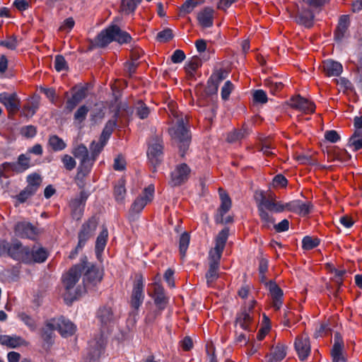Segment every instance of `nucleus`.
<instances>
[{
    "label": "nucleus",
    "instance_id": "nucleus-1",
    "mask_svg": "<svg viewBox=\"0 0 362 362\" xmlns=\"http://www.w3.org/2000/svg\"><path fill=\"white\" fill-rule=\"evenodd\" d=\"M228 237V230L227 228H224L220 231L216 238L215 247L209 251V269L205 275L206 284L209 286H211L218 278L220 259Z\"/></svg>",
    "mask_w": 362,
    "mask_h": 362
},
{
    "label": "nucleus",
    "instance_id": "nucleus-2",
    "mask_svg": "<svg viewBox=\"0 0 362 362\" xmlns=\"http://www.w3.org/2000/svg\"><path fill=\"white\" fill-rule=\"evenodd\" d=\"M173 117V126L169 129V132L173 139L180 143V148L185 150L189 145L190 135L185 127L186 117L182 113L171 110Z\"/></svg>",
    "mask_w": 362,
    "mask_h": 362
},
{
    "label": "nucleus",
    "instance_id": "nucleus-3",
    "mask_svg": "<svg viewBox=\"0 0 362 362\" xmlns=\"http://www.w3.org/2000/svg\"><path fill=\"white\" fill-rule=\"evenodd\" d=\"M130 40L131 36L127 32L122 30L117 25H111L98 34L95 44L99 47H104L112 41L122 44L129 42Z\"/></svg>",
    "mask_w": 362,
    "mask_h": 362
},
{
    "label": "nucleus",
    "instance_id": "nucleus-4",
    "mask_svg": "<svg viewBox=\"0 0 362 362\" xmlns=\"http://www.w3.org/2000/svg\"><path fill=\"white\" fill-rule=\"evenodd\" d=\"M86 263V257H83L79 264L71 267L63 277V284L67 291L72 289L81 276L84 272Z\"/></svg>",
    "mask_w": 362,
    "mask_h": 362
},
{
    "label": "nucleus",
    "instance_id": "nucleus-5",
    "mask_svg": "<svg viewBox=\"0 0 362 362\" xmlns=\"http://www.w3.org/2000/svg\"><path fill=\"white\" fill-rule=\"evenodd\" d=\"M97 228V222L95 219H90L82 226L78 233V243L76 249L71 252L70 258H74L77 255L78 250H81L86 241L92 236Z\"/></svg>",
    "mask_w": 362,
    "mask_h": 362
},
{
    "label": "nucleus",
    "instance_id": "nucleus-6",
    "mask_svg": "<svg viewBox=\"0 0 362 362\" xmlns=\"http://www.w3.org/2000/svg\"><path fill=\"white\" fill-rule=\"evenodd\" d=\"M28 247H23L21 243L18 241L13 242V243H8L3 241L0 243V255H8L12 258L23 262V258L25 252H28Z\"/></svg>",
    "mask_w": 362,
    "mask_h": 362
},
{
    "label": "nucleus",
    "instance_id": "nucleus-7",
    "mask_svg": "<svg viewBox=\"0 0 362 362\" xmlns=\"http://www.w3.org/2000/svg\"><path fill=\"white\" fill-rule=\"evenodd\" d=\"M47 327L49 330H57L64 337L74 334L76 331L74 325L63 317L51 320L47 323Z\"/></svg>",
    "mask_w": 362,
    "mask_h": 362
},
{
    "label": "nucleus",
    "instance_id": "nucleus-8",
    "mask_svg": "<svg viewBox=\"0 0 362 362\" xmlns=\"http://www.w3.org/2000/svg\"><path fill=\"white\" fill-rule=\"evenodd\" d=\"M14 231L18 237L30 240H35L41 233L39 228L25 221L16 223Z\"/></svg>",
    "mask_w": 362,
    "mask_h": 362
},
{
    "label": "nucleus",
    "instance_id": "nucleus-9",
    "mask_svg": "<svg viewBox=\"0 0 362 362\" xmlns=\"http://www.w3.org/2000/svg\"><path fill=\"white\" fill-rule=\"evenodd\" d=\"M86 267L83 276V284L87 288H91L99 284L103 279V271L94 265H90L86 259Z\"/></svg>",
    "mask_w": 362,
    "mask_h": 362
},
{
    "label": "nucleus",
    "instance_id": "nucleus-10",
    "mask_svg": "<svg viewBox=\"0 0 362 362\" xmlns=\"http://www.w3.org/2000/svg\"><path fill=\"white\" fill-rule=\"evenodd\" d=\"M153 194L154 187L153 185H150L146 187L142 194L133 202L130 209V213L132 214L140 213L146 204L151 202L153 197Z\"/></svg>",
    "mask_w": 362,
    "mask_h": 362
},
{
    "label": "nucleus",
    "instance_id": "nucleus-11",
    "mask_svg": "<svg viewBox=\"0 0 362 362\" xmlns=\"http://www.w3.org/2000/svg\"><path fill=\"white\" fill-rule=\"evenodd\" d=\"M144 298V282L141 277H139L134 282L133 290L130 299V305L134 309H139Z\"/></svg>",
    "mask_w": 362,
    "mask_h": 362
},
{
    "label": "nucleus",
    "instance_id": "nucleus-12",
    "mask_svg": "<svg viewBox=\"0 0 362 362\" xmlns=\"http://www.w3.org/2000/svg\"><path fill=\"white\" fill-rule=\"evenodd\" d=\"M189 168L185 163L178 165L171 173L170 184L179 186L185 182L190 174Z\"/></svg>",
    "mask_w": 362,
    "mask_h": 362
},
{
    "label": "nucleus",
    "instance_id": "nucleus-13",
    "mask_svg": "<svg viewBox=\"0 0 362 362\" xmlns=\"http://www.w3.org/2000/svg\"><path fill=\"white\" fill-rule=\"evenodd\" d=\"M260 195L261 199L258 202V208L261 207L264 210L267 209L276 213L287 210V203L284 204L281 202H276L273 197L267 198L262 193Z\"/></svg>",
    "mask_w": 362,
    "mask_h": 362
},
{
    "label": "nucleus",
    "instance_id": "nucleus-14",
    "mask_svg": "<svg viewBox=\"0 0 362 362\" xmlns=\"http://www.w3.org/2000/svg\"><path fill=\"white\" fill-rule=\"evenodd\" d=\"M25 252L24 255L21 257L23 258V262L25 263H40L45 262L47 258V251L42 247H33L31 250L28 248V252Z\"/></svg>",
    "mask_w": 362,
    "mask_h": 362
},
{
    "label": "nucleus",
    "instance_id": "nucleus-15",
    "mask_svg": "<svg viewBox=\"0 0 362 362\" xmlns=\"http://www.w3.org/2000/svg\"><path fill=\"white\" fill-rule=\"evenodd\" d=\"M289 105L291 107L301 111L305 114H311L315 112V104L300 95H296L291 98Z\"/></svg>",
    "mask_w": 362,
    "mask_h": 362
},
{
    "label": "nucleus",
    "instance_id": "nucleus-16",
    "mask_svg": "<svg viewBox=\"0 0 362 362\" xmlns=\"http://www.w3.org/2000/svg\"><path fill=\"white\" fill-rule=\"evenodd\" d=\"M295 349L301 361H304L308 358L310 353V344L308 334H303L296 337L295 341Z\"/></svg>",
    "mask_w": 362,
    "mask_h": 362
},
{
    "label": "nucleus",
    "instance_id": "nucleus-17",
    "mask_svg": "<svg viewBox=\"0 0 362 362\" xmlns=\"http://www.w3.org/2000/svg\"><path fill=\"white\" fill-rule=\"evenodd\" d=\"M332 362H346L344 354V341L339 334L334 336V343L331 349Z\"/></svg>",
    "mask_w": 362,
    "mask_h": 362
},
{
    "label": "nucleus",
    "instance_id": "nucleus-18",
    "mask_svg": "<svg viewBox=\"0 0 362 362\" xmlns=\"http://www.w3.org/2000/svg\"><path fill=\"white\" fill-rule=\"evenodd\" d=\"M214 10L211 7H205L197 14L199 26L202 28H211L214 24Z\"/></svg>",
    "mask_w": 362,
    "mask_h": 362
},
{
    "label": "nucleus",
    "instance_id": "nucleus-19",
    "mask_svg": "<svg viewBox=\"0 0 362 362\" xmlns=\"http://www.w3.org/2000/svg\"><path fill=\"white\" fill-rule=\"evenodd\" d=\"M0 103L5 105L9 113H15L20 108V100L16 93H1Z\"/></svg>",
    "mask_w": 362,
    "mask_h": 362
},
{
    "label": "nucleus",
    "instance_id": "nucleus-20",
    "mask_svg": "<svg viewBox=\"0 0 362 362\" xmlns=\"http://www.w3.org/2000/svg\"><path fill=\"white\" fill-rule=\"evenodd\" d=\"M0 344L11 349L25 346L28 344L25 339L19 336L5 334H0Z\"/></svg>",
    "mask_w": 362,
    "mask_h": 362
},
{
    "label": "nucleus",
    "instance_id": "nucleus-21",
    "mask_svg": "<svg viewBox=\"0 0 362 362\" xmlns=\"http://www.w3.org/2000/svg\"><path fill=\"white\" fill-rule=\"evenodd\" d=\"M74 93L71 98L66 101V108L69 111L73 110L76 106L86 97V88L80 87L74 88Z\"/></svg>",
    "mask_w": 362,
    "mask_h": 362
},
{
    "label": "nucleus",
    "instance_id": "nucleus-22",
    "mask_svg": "<svg viewBox=\"0 0 362 362\" xmlns=\"http://www.w3.org/2000/svg\"><path fill=\"white\" fill-rule=\"evenodd\" d=\"M269 290L272 298L273 307L276 310L280 309L282 305L283 300V291L279 286L274 282H270L269 284Z\"/></svg>",
    "mask_w": 362,
    "mask_h": 362
},
{
    "label": "nucleus",
    "instance_id": "nucleus-23",
    "mask_svg": "<svg viewBox=\"0 0 362 362\" xmlns=\"http://www.w3.org/2000/svg\"><path fill=\"white\" fill-rule=\"evenodd\" d=\"M311 205L310 202H303L300 200H295L287 203V210L296 212L301 216H305L310 211Z\"/></svg>",
    "mask_w": 362,
    "mask_h": 362
},
{
    "label": "nucleus",
    "instance_id": "nucleus-24",
    "mask_svg": "<svg viewBox=\"0 0 362 362\" xmlns=\"http://www.w3.org/2000/svg\"><path fill=\"white\" fill-rule=\"evenodd\" d=\"M323 70L328 76H338L343 70L342 65L333 60H326L323 62Z\"/></svg>",
    "mask_w": 362,
    "mask_h": 362
},
{
    "label": "nucleus",
    "instance_id": "nucleus-25",
    "mask_svg": "<svg viewBox=\"0 0 362 362\" xmlns=\"http://www.w3.org/2000/svg\"><path fill=\"white\" fill-rule=\"evenodd\" d=\"M220 192V197L221 199V204L218 209V214L216 217V221L223 223V216L225 214H226L231 206V201L229 197L222 191L221 189H219Z\"/></svg>",
    "mask_w": 362,
    "mask_h": 362
},
{
    "label": "nucleus",
    "instance_id": "nucleus-26",
    "mask_svg": "<svg viewBox=\"0 0 362 362\" xmlns=\"http://www.w3.org/2000/svg\"><path fill=\"white\" fill-rule=\"evenodd\" d=\"M97 318L103 325H107L113 322L115 317L110 307H103L99 309Z\"/></svg>",
    "mask_w": 362,
    "mask_h": 362
},
{
    "label": "nucleus",
    "instance_id": "nucleus-27",
    "mask_svg": "<svg viewBox=\"0 0 362 362\" xmlns=\"http://www.w3.org/2000/svg\"><path fill=\"white\" fill-rule=\"evenodd\" d=\"M349 24V19L347 16L340 17L338 25L334 33V37L337 40H341L346 33Z\"/></svg>",
    "mask_w": 362,
    "mask_h": 362
},
{
    "label": "nucleus",
    "instance_id": "nucleus-28",
    "mask_svg": "<svg viewBox=\"0 0 362 362\" xmlns=\"http://www.w3.org/2000/svg\"><path fill=\"white\" fill-rule=\"evenodd\" d=\"M313 18L314 15L312 11L302 8L301 11L298 12L296 21L300 24L310 27L312 25Z\"/></svg>",
    "mask_w": 362,
    "mask_h": 362
},
{
    "label": "nucleus",
    "instance_id": "nucleus-29",
    "mask_svg": "<svg viewBox=\"0 0 362 362\" xmlns=\"http://www.w3.org/2000/svg\"><path fill=\"white\" fill-rule=\"evenodd\" d=\"M252 320L251 314L246 311V310L242 311L238 314L236 318V325L240 326L243 329H250V326Z\"/></svg>",
    "mask_w": 362,
    "mask_h": 362
},
{
    "label": "nucleus",
    "instance_id": "nucleus-30",
    "mask_svg": "<svg viewBox=\"0 0 362 362\" xmlns=\"http://www.w3.org/2000/svg\"><path fill=\"white\" fill-rule=\"evenodd\" d=\"M26 181V187L35 193L41 185L42 179L38 173H33L27 176Z\"/></svg>",
    "mask_w": 362,
    "mask_h": 362
},
{
    "label": "nucleus",
    "instance_id": "nucleus-31",
    "mask_svg": "<svg viewBox=\"0 0 362 362\" xmlns=\"http://www.w3.org/2000/svg\"><path fill=\"white\" fill-rule=\"evenodd\" d=\"M93 161L91 158L81 161L76 175L77 179H82L90 173Z\"/></svg>",
    "mask_w": 362,
    "mask_h": 362
},
{
    "label": "nucleus",
    "instance_id": "nucleus-32",
    "mask_svg": "<svg viewBox=\"0 0 362 362\" xmlns=\"http://www.w3.org/2000/svg\"><path fill=\"white\" fill-rule=\"evenodd\" d=\"M114 195L115 200L119 203H122L126 195L125 181L121 179L115 187Z\"/></svg>",
    "mask_w": 362,
    "mask_h": 362
},
{
    "label": "nucleus",
    "instance_id": "nucleus-33",
    "mask_svg": "<svg viewBox=\"0 0 362 362\" xmlns=\"http://www.w3.org/2000/svg\"><path fill=\"white\" fill-rule=\"evenodd\" d=\"M286 355V347L284 345H277L273 348L271 357L269 358L270 362H277L284 358Z\"/></svg>",
    "mask_w": 362,
    "mask_h": 362
},
{
    "label": "nucleus",
    "instance_id": "nucleus-34",
    "mask_svg": "<svg viewBox=\"0 0 362 362\" xmlns=\"http://www.w3.org/2000/svg\"><path fill=\"white\" fill-rule=\"evenodd\" d=\"M163 145L160 142H156L149 146L148 149V156L151 160H156L157 161L158 158L162 154Z\"/></svg>",
    "mask_w": 362,
    "mask_h": 362
},
{
    "label": "nucleus",
    "instance_id": "nucleus-35",
    "mask_svg": "<svg viewBox=\"0 0 362 362\" xmlns=\"http://www.w3.org/2000/svg\"><path fill=\"white\" fill-rule=\"evenodd\" d=\"M108 232L107 228H103L97 238L95 243V250L97 253L103 251L107 243Z\"/></svg>",
    "mask_w": 362,
    "mask_h": 362
},
{
    "label": "nucleus",
    "instance_id": "nucleus-36",
    "mask_svg": "<svg viewBox=\"0 0 362 362\" xmlns=\"http://www.w3.org/2000/svg\"><path fill=\"white\" fill-rule=\"evenodd\" d=\"M141 0H122L121 9L126 14L134 13Z\"/></svg>",
    "mask_w": 362,
    "mask_h": 362
},
{
    "label": "nucleus",
    "instance_id": "nucleus-37",
    "mask_svg": "<svg viewBox=\"0 0 362 362\" xmlns=\"http://www.w3.org/2000/svg\"><path fill=\"white\" fill-rule=\"evenodd\" d=\"M48 143L54 151H62L66 146V143L57 135L51 136L49 139Z\"/></svg>",
    "mask_w": 362,
    "mask_h": 362
},
{
    "label": "nucleus",
    "instance_id": "nucleus-38",
    "mask_svg": "<svg viewBox=\"0 0 362 362\" xmlns=\"http://www.w3.org/2000/svg\"><path fill=\"white\" fill-rule=\"evenodd\" d=\"M224 78H225V76H224L223 72L221 70L216 71V73L212 74V76L210 78V81H209V83H211V85H209V88H210L211 86L212 87L211 91L217 92L219 83Z\"/></svg>",
    "mask_w": 362,
    "mask_h": 362
},
{
    "label": "nucleus",
    "instance_id": "nucleus-39",
    "mask_svg": "<svg viewBox=\"0 0 362 362\" xmlns=\"http://www.w3.org/2000/svg\"><path fill=\"white\" fill-rule=\"evenodd\" d=\"M73 155L80 159V160H88L90 158L88 156V151L86 146L80 144L75 147L72 151Z\"/></svg>",
    "mask_w": 362,
    "mask_h": 362
},
{
    "label": "nucleus",
    "instance_id": "nucleus-40",
    "mask_svg": "<svg viewBox=\"0 0 362 362\" xmlns=\"http://www.w3.org/2000/svg\"><path fill=\"white\" fill-rule=\"evenodd\" d=\"M258 211L263 226L267 228L273 226L274 224V218L270 216L266 210L261 207L258 208Z\"/></svg>",
    "mask_w": 362,
    "mask_h": 362
},
{
    "label": "nucleus",
    "instance_id": "nucleus-41",
    "mask_svg": "<svg viewBox=\"0 0 362 362\" xmlns=\"http://www.w3.org/2000/svg\"><path fill=\"white\" fill-rule=\"evenodd\" d=\"M11 171H18L17 166L15 163H4L0 165V179L1 177H8Z\"/></svg>",
    "mask_w": 362,
    "mask_h": 362
},
{
    "label": "nucleus",
    "instance_id": "nucleus-42",
    "mask_svg": "<svg viewBox=\"0 0 362 362\" xmlns=\"http://www.w3.org/2000/svg\"><path fill=\"white\" fill-rule=\"evenodd\" d=\"M30 158L25 154H21L18 158V162L16 163L17 166V173H21L26 170L30 166Z\"/></svg>",
    "mask_w": 362,
    "mask_h": 362
},
{
    "label": "nucleus",
    "instance_id": "nucleus-43",
    "mask_svg": "<svg viewBox=\"0 0 362 362\" xmlns=\"http://www.w3.org/2000/svg\"><path fill=\"white\" fill-rule=\"evenodd\" d=\"M360 133L356 130L349 140V146L355 151L362 149V138L359 136Z\"/></svg>",
    "mask_w": 362,
    "mask_h": 362
},
{
    "label": "nucleus",
    "instance_id": "nucleus-44",
    "mask_svg": "<svg viewBox=\"0 0 362 362\" xmlns=\"http://www.w3.org/2000/svg\"><path fill=\"white\" fill-rule=\"evenodd\" d=\"M38 108V103L36 100L28 101L23 108V114L27 117L33 116Z\"/></svg>",
    "mask_w": 362,
    "mask_h": 362
},
{
    "label": "nucleus",
    "instance_id": "nucleus-45",
    "mask_svg": "<svg viewBox=\"0 0 362 362\" xmlns=\"http://www.w3.org/2000/svg\"><path fill=\"white\" fill-rule=\"evenodd\" d=\"M189 243V235L187 233H184L180 238L179 247L180 252L182 257L185 255L186 251L188 248Z\"/></svg>",
    "mask_w": 362,
    "mask_h": 362
},
{
    "label": "nucleus",
    "instance_id": "nucleus-46",
    "mask_svg": "<svg viewBox=\"0 0 362 362\" xmlns=\"http://www.w3.org/2000/svg\"><path fill=\"white\" fill-rule=\"evenodd\" d=\"M320 244L317 238H313L310 236H305L302 240L303 248L305 250H312Z\"/></svg>",
    "mask_w": 362,
    "mask_h": 362
},
{
    "label": "nucleus",
    "instance_id": "nucleus-47",
    "mask_svg": "<svg viewBox=\"0 0 362 362\" xmlns=\"http://www.w3.org/2000/svg\"><path fill=\"white\" fill-rule=\"evenodd\" d=\"M106 144L99 141L98 142L93 141L90 145V151H91V159L93 160H95V158L98 156V154L101 152L104 146Z\"/></svg>",
    "mask_w": 362,
    "mask_h": 362
},
{
    "label": "nucleus",
    "instance_id": "nucleus-48",
    "mask_svg": "<svg viewBox=\"0 0 362 362\" xmlns=\"http://www.w3.org/2000/svg\"><path fill=\"white\" fill-rule=\"evenodd\" d=\"M89 111V108L86 105L81 106L74 114V119L78 123L83 122Z\"/></svg>",
    "mask_w": 362,
    "mask_h": 362
},
{
    "label": "nucleus",
    "instance_id": "nucleus-49",
    "mask_svg": "<svg viewBox=\"0 0 362 362\" xmlns=\"http://www.w3.org/2000/svg\"><path fill=\"white\" fill-rule=\"evenodd\" d=\"M150 110L148 107L141 101L136 105V115L141 119L146 118L149 115Z\"/></svg>",
    "mask_w": 362,
    "mask_h": 362
},
{
    "label": "nucleus",
    "instance_id": "nucleus-50",
    "mask_svg": "<svg viewBox=\"0 0 362 362\" xmlns=\"http://www.w3.org/2000/svg\"><path fill=\"white\" fill-rule=\"evenodd\" d=\"M18 317L32 330H34L36 327L35 320L25 313L18 314Z\"/></svg>",
    "mask_w": 362,
    "mask_h": 362
},
{
    "label": "nucleus",
    "instance_id": "nucleus-51",
    "mask_svg": "<svg viewBox=\"0 0 362 362\" xmlns=\"http://www.w3.org/2000/svg\"><path fill=\"white\" fill-rule=\"evenodd\" d=\"M54 68L57 71H62L67 69L66 62L64 57L57 55L54 59Z\"/></svg>",
    "mask_w": 362,
    "mask_h": 362
},
{
    "label": "nucleus",
    "instance_id": "nucleus-52",
    "mask_svg": "<svg viewBox=\"0 0 362 362\" xmlns=\"http://www.w3.org/2000/svg\"><path fill=\"white\" fill-rule=\"evenodd\" d=\"M233 85L230 81H227L221 88V98L223 100H226L228 99L229 95L233 90Z\"/></svg>",
    "mask_w": 362,
    "mask_h": 362
},
{
    "label": "nucleus",
    "instance_id": "nucleus-53",
    "mask_svg": "<svg viewBox=\"0 0 362 362\" xmlns=\"http://www.w3.org/2000/svg\"><path fill=\"white\" fill-rule=\"evenodd\" d=\"M112 127H113V124L109 122L107 123L101 135H100V139L99 141L106 144L107 143V141L108 140L109 137L110 136L112 132Z\"/></svg>",
    "mask_w": 362,
    "mask_h": 362
},
{
    "label": "nucleus",
    "instance_id": "nucleus-54",
    "mask_svg": "<svg viewBox=\"0 0 362 362\" xmlns=\"http://www.w3.org/2000/svg\"><path fill=\"white\" fill-rule=\"evenodd\" d=\"M173 38V32L170 29H165L159 32L157 35V40L159 42H168Z\"/></svg>",
    "mask_w": 362,
    "mask_h": 362
},
{
    "label": "nucleus",
    "instance_id": "nucleus-55",
    "mask_svg": "<svg viewBox=\"0 0 362 362\" xmlns=\"http://www.w3.org/2000/svg\"><path fill=\"white\" fill-rule=\"evenodd\" d=\"M62 163L65 168L68 170H73L76 165L75 160L69 155H64L62 158Z\"/></svg>",
    "mask_w": 362,
    "mask_h": 362
},
{
    "label": "nucleus",
    "instance_id": "nucleus-56",
    "mask_svg": "<svg viewBox=\"0 0 362 362\" xmlns=\"http://www.w3.org/2000/svg\"><path fill=\"white\" fill-rule=\"evenodd\" d=\"M253 100L256 103H265L267 102V96L263 90H257L253 93Z\"/></svg>",
    "mask_w": 362,
    "mask_h": 362
},
{
    "label": "nucleus",
    "instance_id": "nucleus-57",
    "mask_svg": "<svg viewBox=\"0 0 362 362\" xmlns=\"http://www.w3.org/2000/svg\"><path fill=\"white\" fill-rule=\"evenodd\" d=\"M34 194V192L25 187L16 196V199L19 202L23 203Z\"/></svg>",
    "mask_w": 362,
    "mask_h": 362
},
{
    "label": "nucleus",
    "instance_id": "nucleus-58",
    "mask_svg": "<svg viewBox=\"0 0 362 362\" xmlns=\"http://www.w3.org/2000/svg\"><path fill=\"white\" fill-rule=\"evenodd\" d=\"M17 45V39L15 36H11L6 40L0 42V45L4 46L10 49H16Z\"/></svg>",
    "mask_w": 362,
    "mask_h": 362
},
{
    "label": "nucleus",
    "instance_id": "nucleus-59",
    "mask_svg": "<svg viewBox=\"0 0 362 362\" xmlns=\"http://www.w3.org/2000/svg\"><path fill=\"white\" fill-rule=\"evenodd\" d=\"M75 22L72 18L65 19L59 27V30L69 33L74 28Z\"/></svg>",
    "mask_w": 362,
    "mask_h": 362
},
{
    "label": "nucleus",
    "instance_id": "nucleus-60",
    "mask_svg": "<svg viewBox=\"0 0 362 362\" xmlns=\"http://www.w3.org/2000/svg\"><path fill=\"white\" fill-rule=\"evenodd\" d=\"M287 182V180L284 175H277L274 177L272 185L274 187H284Z\"/></svg>",
    "mask_w": 362,
    "mask_h": 362
},
{
    "label": "nucleus",
    "instance_id": "nucleus-61",
    "mask_svg": "<svg viewBox=\"0 0 362 362\" xmlns=\"http://www.w3.org/2000/svg\"><path fill=\"white\" fill-rule=\"evenodd\" d=\"M245 136V132L242 130L234 131L230 133L227 136V141L228 142H235L240 139H242Z\"/></svg>",
    "mask_w": 362,
    "mask_h": 362
},
{
    "label": "nucleus",
    "instance_id": "nucleus-62",
    "mask_svg": "<svg viewBox=\"0 0 362 362\" xmlns=\"http://www.w3.org/2000/svg\"><path fill=\"white\" fill-rule=\"evenodd\" d=\"M267 86L269 88L270 92L272 94H276L277 92L281 90L284 87V84L281 82L274 81H268L267 83Z\"/></svg>",
    "mask_w": 362,
    "mask_h": 362
},
{
    "label": "nucleus",
    "instance_id": "nucleus-63",
    "mask_svg": "<svg viewBox=\"0 0 362 362\" xmlns=\"http://www.w3.org/2000/svg\"><path fill=\"white\" fill-rule=\"evenodd\" d=\"M154 301L156 305L160 310H163L166 306L168 300L165 296V294L161 295H153Z\"/></svg>",
    "mask_w": 362,
    "mask_h": 362
},
{
    "label": "nucleus",
    "instance_id": "nucleus-64",
    "mask_svg": "<svg viewBox=\"0 0 362 362\" xmlns=\"http://www.w3.org/2000/svg\"><path fill=\"white\" fill-rule=\"evenodd\" d=\"M197 3L193 0H187L181 6V11L185 13H189L196 7Z\"/></svg>",
    "mask_w": 362,
    "mask_h": 362
}]
</instances>
